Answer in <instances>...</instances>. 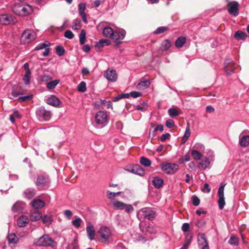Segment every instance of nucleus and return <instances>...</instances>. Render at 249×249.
<instances>
[{"instance_id": "1", "label": "nucleus", "mask_w": 249, "mask_h": 249, "mask_svg": "<svg viewBox=\"0 0 249 249\" xmlns=\"http://www.w3.org/2000/svg\"><path fill=\"white\" fill-rule=\"evenodd\" d=\"M108 116L104 111H98L94 116V126L98 128H102L108 124Z\"/></svg>"}, {"instance_id": "2", "label": "nucleus", "mask_w": 249, "mask_h": 249, "mask_svg": "<svg viewBox=\"0 0 249 249\" xmlns=\"http://www.w3.org/2000/svg\"><path fill=\"white\" fill-rule=\"evenodd\" d=\"M12 11L17 15L25 16L31 14L33 12V9L29 4L22 5L20 4H16L13 6Z\"/></svg>"}, {"instance_id": "3", "label": "nucleus", "mask_w": 249, "mask_h": 249, "mask_svg": "<svg viewBox=\"0 0 249 249\" xmlns=\"http://www.w3.org/2000/svg\"><path fill=\"white\" fill-rule=\"evenodd\" d=\"M137 217L139 220L146 219L153 220L156 216V213L150 208H143L137 212Z\"/></svg>"}, {"instance_id": "4", "label": "nucleus", "mask_w": 249, "mask_h": 249, "mask_svg": "<svg viewBox=\"0 0 249 249\" xmlns=\"http://www.w3.org/2000/svg\"><path fill=\"white\" fill-rule=\"evenodd\" d=\"M53 240L48 235L44 234L34 240V244L38 246L53 247Z\"/></svg>"}, {"instance_id": "5", "label": "nucleus", "mask_w": 249, "mask_h": 249, "mask_svg": "<svg viewBox=\"0 0 249 249\" xmlns=\"http://www.w3.org/2000/svg\"><path fill=\"white\" fill-rule=\"evenodd\" d=\"M36 114L38 119L42 122L48 121L52 117L51 112L46 110L43 107H41L37 109Z\"/></svg>"}, {"instance_id": "6", "label": "nucleus", "mask_w": 249, "mask_h": 249, "mask_svg": "<svg viewBox=\"0 0 249 249\" xmlns=\"http://www.w3.org/2000/svg\"><path fill=\"white\" fill-rule=\"evenodd\" d=\"M36 33L33 30H26L22 34L20 41L24 43H29L36 38Z\"/></svg>"}, {"instance_id": "7", "label": "nucleus", "mask_w": 249, "mask_h": 249, "mask_svg": "<svg viewBox=\"0 0 249 249\" xmlns=\"http://www.w3.org/2000/svg\"><path fill=\"white\" fill-rule=\"evenodd\" d=\"M49 182V177L45 174H41L37 176L35 184L38 189H42L44 186L48 185Z\"/></svg>"}, {"instance_id": "8", "label": "nucleus", "mask_w": 249, "mask_h": 249, "mask_svg": "<svg viewBox=\"0 0 249 249\" xmlns=\"http://www.w3.org/2000/svg\"><path fill=\"white\" fill-rule=\"evenodd\" d=\"M226 184L221 183L218 190V204L220 210H222L225 205V197L224 194V187Z\"/></svg>"}, {"instance_id": "9", "label": "nucleus", "mask_w": 249, "mask_h": 249, "mask_svg": "<svg viewBox=\"0 0 249 249\" xmlns=\"http://www.w3.org/2000/svg\"><path fill=\"white\" fill-rule=\"evenodd\" d=\"M239 4L237 1L229 2L227 4V10L229 14L237 17L239 14Z\"/></svg>"}, {"instance_id": "10", "label": "nucleus", "mask_w": 249, "mask_h": 249, "mask_svg": "<svg viewBox=\"0 0 249 249\" xmlns=\"http://www.w3.org/2000/svg\"><path fill=\"white\" fill-rule=\"evenodd\" d=\"M98 232L102 242L107 243L108 239L111 235L110 229L107 227H102L99 229Z\"/></svg>"}, {"instance_id": "11", "label": "nucleus", "mask_w": 249, "mask_h": 249, "mask_svg": "<svg viewBox=\"0 0 249 249\" xmlns=\"http://www.w3.org/2000/svg\"><path fill=\"white\" fill-rule=\"evenodd\" d=\"M0 22L3 25H9L16 23L17 19L11 15L4 14L0 15Z\"/></svg>"}, {"instance_id": "12", "label": "nucleus", "mask_w": 249, "mask_h": 249, "mask_svg": "<svg viewBox=\"0 0 249 249\" xmlns=\"http://www.w3.org/2000/svg\"><path fill=\"white\" fill-rule=\"evenodd\" d=\"M161 169L167 174H173L178 170V165L176 163H168L163 165Z\"/></svg>"}, {"instance_id": "13", "label": "nucleus", "mask_w": 249, "mask_h": 249, "mask_svg": "<svg viewBox=\"0 0 249 249\" xmlns=\"http://www.w3.org/2000/svg\"><path fill=\"white\" fill-rule=\"evenodd\" d=\"M104 76L111 82H116L117 80L118 75L114 70L108 69L104 73Z\"/></svg>"}, {"instance_id": "14", "label": "nucleus", "mask_w": 249, "mask_h": 249, "mask_svg": "<svg viewBox=\"0 0 249 249\" xmlns=\"http://www.w3.org/2000/svg\"><path fill=\"white\" fill-rule=\"evenodd\" d=\"M125 35V31L124 30H116L114 32L113 36L112 37V39L115 42L121 43V41L124 38Z\"/></svg>"}, {"instance_id": "15", "label": "nucleus", "mask_w": 249, "mask_h": 249, "mask_svg": "<svg viewBox=\"0 0 249 249\" xmlns=\"http://www.w3.org/2000/svg\"><path fill=\"white\" fill-rule=\"evenodd\" d=\"M234 64L231 59H227L224 62L225 71L227 74L230 75L233 72Z\"/></svg>"}, {"instance_id": "16", "label": "nucleus", "mask_w": 249, "mask_h": 249, "mask_svg": "<svg viewBox=\"0 0 249 249\" xmlns=\"http://www.w3.org/2000/svg\"><path fill=\"white\" fill-rule=\"evenodd\" d=\"M46 101L48 105L55 107L59 106L61 104V102L60 100L53 95H51L50 97H48L46 99Z\"/></svg>"}, {"instance_id": "17", "label": "nucleus", "mask_w": 249, "mask_h": 249, "mask_svg": "<svg viewBox=\"0 0 249 249\" xmlns=\"http://www.w3.org/2000/svg\"><path fill=\"white\" fill-rule=\"evenodd\" d=\"M47 42H45L39 44L36 47L35 50L38 51L45 48V51L43 53V55L44 56H47L50 53V48L48 47L50 45V43L48 42L47 44Z\"/></svg>"}, {"instance_id": "18", "label": "nucleus", "mask_w": 249, "mask_h": 249, "mask_svg": "<svg viewBox=\"0 0 249 249\" xmlns=\"http://www.w3.org/2000/svg\"><path fill=\"white\" fill-rule=\"evenodd\" d=\"M25 207V204L22 201H18L16 202L12 208L14 212L21 213Z\"/></svg>"}, {"instance_id": "19", "label": "nucleus", "mask_w": 249, "mask_h": 249, "mask_svg": "<svg viewBox=\"0 0 249 249\" xmlns=\"http://www.w3.org/2000/svg\"><path fill=\"white\" fill-rule=\"evenodd\" d=\"M95 104L101 107H105L107 109L112 108V104L111 101L99 99L95 102Z\"/></svg>"}, {"instance_id": "20", "label": "nucleus", "mask_w": 249, "mask_h": 249, "mask_svg": "<svg viewBox=\"0 0 249 249\" xmlns=\"http://www.w3.org/2000/svg\"><path fill=\"white\" fill-rule=\"evenodd\" d=\"M239 144L242 147H247L249 144V136L244 135L243 132L239 136Z\"/></svg>"}, {"instance_id": "21", "label": "nucleus", "mask_w": 249, "mask_h": 249, "mask_svg": "<svg viewBox=\"0 0 249 249\" xmlns=\"http://www.w3.org/2000/svg\"><path fill=\"white\" fill-rule=\"evenodd\" d=\"M197 242L199 246L202 247L208 244V241L205 234L199 233L197 237Z\"/></svg>"}, {"instance_id": "22", "label": "nucleus", "mask_w": 249, "mask_h": 249, "mask_svg": "<svg viewBox=\"0 0 249 249\" xmlns=\"http://www.w3.org/2000/svg\"><path fill=\"white\" fill-rule=\"evenodd\" d=\"M29 222V219L27 216L21 215L17 220V224L19 227H24Z\"/></svg>"}, {"instance_id": "23", "label": "nucleus", "mask_w": 249, "mask_h": 249, "mask_svg": "<svg viewBox=\"0 0 249 249\" xmlns=\"http://www.w3.org/2000/svg\"><path fill=\"white\" fill-rule=\"evenodd\" d=\"M87 235L90 240H93L95 236V230L94 226L91 223L86 228Z\"/></svg>"}, {"instance_id": "24", "label": "nucleus", "mask_w": 249, "mask_h": 249, "mask_svg": "<svg viewBox=\"0 0 249 249\" xmlns=\"http://www.w3.org/2000/svg\"><path fill=\"white\" fill-rule=\"evenodd\" d=\"M129 171L132 173L140 176H142L145 173L144 170L139 165L133 166Z\"/></svg>"}, {"instance_id": "25", "label": "nucleus", "mask_w": 249, "mask_h": 249, "mask_svg": "<svg viewBox=\"0 0 249 249\" xmlns=\"http://www.w3.org/2000/svg\"><path fill=\"white\" fill-rule=\"evenodd\" d=\"M36 195V190L33 188H28L23 193V195L25 198L30 199L34 197Z\"/></svg>"}, {"instance_id": "26", "label": "nucleus", "mask_w": 249, "mask_h": 249, "mask_svg": "<svg viewBox=\"0 0 249 249\" xmlns=\"http://www.w3.org/2000/svg\"><path fill=\"white\" fill-rule=\"evenodd\" d=\"M30 218L32 221H36L42 218V215L38 210H35L31 213Z\"/></svg>"}, {"instance_id": "27", "label": "nucleus", "mask_w": 249, "mask_h": 249, "mask_svg": "<svg viewBox=\"0 0 249 249\" xmlns=\"http://www.w3.org/2000/svg\"><path fill=\"white\" fill-rule=\"evenodd\" d=\"M152 182L156 188L159 189L163 186L164 181L162 178L158 177H155L154 178Z\"/></svg>"}, {"instance_id": "28", "label": "nucleus", "mask_w": 249, "mask_h": 249, "mask_svg": "<svg viewBox=\"0 0 249 249\" xmlns=\"http://www.w3.org/2000/svg\"><path fill=\"white\" fill-rule=\"evenodd\" d=\"M210 162V157L205 158L198 163V166L199 168H200L203 170H205L209 167Z\"/></svg>"}, {"instance_id": "29", "label": "nucleus", "mask_w": 249, "mask_h": 249, "mask_svg": "<svg viewBox=\"0 0 249 249\" xmlns=\"http://www.w3.org/2000/svg\"><path fill=\"white\" fill-rule=\"evenodd\" d=\"M114 32L113 29L108 26L105 27L103 29V34L104 36L107 37H109L112 38V37L113 36Z\"/></svg>"}, {"instance_id": "30", "label": "nucleus", "mask_w": 249, "mask_h": 249, "mask_svg": "<svg viewBox=\"0 0 249 249\" xmlns=\"http://www.w3.org/2000/svg\"><path fill=\"white\" fill-rule=\"evenodd\" d=\"M150 85V81L148 80H145L140 82L137 86V88L139 89L143 90L148 88Z\"/></svg>"}, {"instance_id": "31", "label": "nucleus", "mask_w": 249, "mask_h": 249, "mask_svg": "<svg viewBox=\"0 0 249 249\" xmlns=\"http://www.w3.org/2000/svg\"><path fill=\"white\" fill-rule=\"evenodd\" d=\"M44 205V201L39 199H35L32 202L33 207L36 209L42 208Z\"/></svg>"}, {"instance_id": "32", "label": "nucleus", "mask_w": 249, "mask_h": 249, "mask_svg": "<svg viewBox=\"0 0 249 249\" xmlns=\"http://www.w3.org/2000/svg\"><path fill=\"white\" fill-rule=\"evenodd\" d=\"M234 36L237 39L245 40L247 35L246 33L242 31H237L235 32Z\"/></svg>"}, {"instance_id": "33", "label": "nucleus", "mask_w": 249, "mask_h": 249, "mask_svg": "<svg viewBox=\"0 0 249 249\" xmlns=\"http://www.w3.org/2000/svg\"><path fill=\"white\" fill-rule=\"evenodd\" d=\"M112 205L115 209L122 210L124 209L125 203L121 201L115 200L112 202Z\"/></svg>"}, {"instance_id": "34", "label": "nucleus", "mask_w": 249, "mask_h": 249, "mask_svg": "<svg viewBox=\"0 0 249 249\" xmlns=\"http://www.w3.org/2000/svg\"><path fill=\"white\" fill-rule=\"evenodd\" d=\"M190 134H191V131H190V124H189V123H188L187 124V126L186 127L184 135L182 138L183 143H184L187 141V140L189 138Z\"/></svg>"}, {"instance_id": "35", "label": "nucleus", "mask_w": 249, "mask_h": 249, "mask_svg": "<svg viewBox=\"0 0 249 249\" xmlns=\"http://www.w3.org/2000/svg\"><path fill=\"white\" fill-rule=\"evenodd\" d=\"M110 41L109 40L107 39H101L96 43L95 47L97 48H102L104 44L108 46L110 44Z\"/></svg>"}, {"instance_id": "36", "label": "nucleus", "mask_w": 249, "mask_h": 249, "mask_svg": "<svg viewBox=\"0 0 249 249\" xmlns=\"http://www.w3.org/2000/svg\"><path fill=\"white\" fill-rule=\"evenodd\" d=\"M185 42L186 38L185 37H179L176 41V46L178 48H180L183 46Z\"/></svg>"}, {"instance_id": "37", "label": "nucleus", "mask_w": 249, "mask_h": 249, "mask_svg": "<svg viewBox=\"0 0 249 249\" xmlns=\"http://www.w3.org/2000/svg\"><path fill=\"white\" fill-rule=\"evenodd\" d=\"M191 155L195 160H200L202 157V155L200 152H199L197 150H193L191 152Z\"/></svg>"}, {"instance_id": "38", "label": "nucleus", "mask_w": 249, "mask_h": 249, "mask_svg": "<svg viewBox=\"0 0 249 249\" xmlns=\"http://www.w3.org/2000/svg\"><path fill=\"white\" fill-rule=\"evenodd\" d=\"M171 43L169 40H165L161 44V49L163 51L168 50L171 47Z\"/></svg>"}, {"instance_id": "39", "label": "nucleus", "mask_w": 249, "mask_h": 249, "mask_svg": "<svg viewBox=\"0 0 249 249\" xmlns=\"http://www.w3.org/2000/svg\"><path fill=\"white\" fill-rule=\"evenodd\" d=\"M7 238L9 244H15L17 243L18 238L15 233L9 234Z\"/></svg>"}, {"instance_id": "40", "label": "nucleus", "mask_w": 249, "mask_h": 249, "mask_svg": "<svg viewBox=\"0 0 249 249\" xmlns=\"http://www.w3.org/2000/svg\"><path fill=\"white\" fill-rule=\"evenodd\" d=\"M11 94L13 97H17L19 95L22 94V93L18 87L14 86L12 89Z\"/></svg>"}, {"instance_id": "41", "label": "nucleus", "mask_w": 249, "mask_h": 249, "mask_svg": "<svg viewBox=\"0 0 249 249\" xmlns=\"http://www.w3.org/2000/svg\"><path fill=\"white\" fill-rule=\"evenodd\" d=\"M129 97V93H123L119 94L112 99V101L117 102L123 98H128Z\"/></svg>"}, {"instance_id": "42", "label": "nucleus", "mask_w": 249, "mask_h": 249, "mask_svg": "<svg viewBox=\"0 0 249 249\" xmlns=\"http://www.w3.org/2000/svg\"><path fill=\"white\" fill-rule=\"evenodd\" d=\"M59 83V80H55L49 82L47 84V88L49 89H53L55 88L56 85Z\"/></svg>"}, {"instance_id": "43", "label": "nucleus", "mask_w": 249, "mask_h": 249, "mask_svg": "<svg viewBox=\"0 0 249 249\" xmlns=\"http://www.w3.org/2000/svg\"><path fill=\"white\" fill-rule=\"evenodd\" d=\"M140 162L142 165L146 167H149L151 164V161H150V160L144 157H142V158H141Z\"/></svg>"}, {"instance_id": "44", "label": "nucleus", "mask_w": 249, "mask_h": 249, "mask_svg": "<svg viewBox=\"0 0 249 249\" xmlns=\"http://www.w3.org/2000/svg\"><path fill=\"white\" fill-rule=\"evenodd\" d=\"M228 242L231 245L237 246L239 244V240L237 237L235 236H231Z\"/></svg>"}, {"instance_id": "45", "label": "nucleus", "mask_w": 249, "mask_h": 249, "mask_svg": "<svg viewBox=\"0 0 249 249\" xmlns=\"http://www.w3.org/2000/svg\"><path fill=\"white\" fill-rule=\"evenodd\" d=\"M81 26V20L79 19H75L73 20L71 26L73 30H78Z\"/></svg>"}, {"instance_id": "46", "label": "nucleus", "mask_w": 249, "mask_h": 249, "mask_svg": "<svg viewBox=\"0 0 249 249\" xmlns=\"http://www.w3.org/2000/svg\"><path fill=\"white\" fill-rule=\"evenodd\" d=\"M121 194V192H118L116 193L112 192L109 191H106V195L108 199H112L117 196H118Z\"/></svg>"}, {"instance_id": "47", "label": "nucleus", "mask_w": 249, "mask_h": 249, "mask_svg": "<svg viewBox=\"0 0 249 249\" xmlns=\"http://www.w3.org/2000/svg\"><path fill=\"white\" fill-rule=\"evenodd\" d=\"M86 40V32L84 30H82L79 35V42L81 44H84Z\"/></svg>"}, {"instance_id": "48", "label": "nucleus", "mask_w": 249, "mask_h": 249, "mask_svg": "<svg viewBox=\"0 0 249 249\" xmlns=\"http://www.w3.org/2000/svg\"><path fill=\"white\" fill-rule=\"evenodd\" d=\"M56 53L59 56H62L65 53V49L62 46L58 45L55 47Z\"/></svg>"}, {"instance_id": "49", "label": "nucleus", "mask_w": 249, "mask_h": 249, "mask_svg": "<svg viewBox=\"0 0 249 249\" xmlns=\"http://www.w3.org/2000/svg\"><path fill=\"white\" fill-rule=\"evenodd\" d=\"M168 112L169 115L171 117H176L179 115L178 111L177 109L173 108H170L168 109Z\"/></svg>"}, {"instance_id": "50", "label": "nucleus", "mask_w": 249, "mask_h": 249, "mask_svg": "<svg viewBox=\"0 0 249 249\" xmlns=\"http://www.w3.org/2000/svg\"><path fill=\"white\" fill-rule=\"evenodd\" d=\"M77 89L79 91L84 92L86 90V84L84 81L81 82L77 87Z\"/></svg>"}, {"instance_id": "51", "label": "nucleus", "mask_w": 249, "mask_h": 249, "mask_svg": "<svg viewBox=\"0 0 249 249\" xmlns=\"http://www.w3.org/2000/svg\"><path fill=\"white\" fill-rule=\"evenodd\" d=\"M168 30V28L164 26H161L158 27L155 31V34H160L164 33L165 31Z\"/></svg>"}, {"instance_id": "52", "label": "nucleus", "mask_w": 249, "mask_h": 249, "mask_svg": "<svg viewBox=\"0 0 249 249\" xmlns=\"http://www.w3.org/2000/svg\"><path fill=\"white\" fill-rule=\"evenodd\" d=\"M42 220L43 223L50 224L52 221V217L45 215L43 217L42 216Z\"/></svg>"}, {"instance_id": "53", "label": "nucleus", "mask_w": 249, "mask_h": 249, "mask_svg": "<svg viewBox=\"0 0 249 249\" xmlns=\"http://www.w3.org/2000/svg\"><path fill=\"white\" fill-rule=\"evenodd\" d=\"M31 73L25 72L23 77V80L26 85H29L30 83Z\"/></svg>"}, {"instance_id": "54", "label": "nucleus", "mask_w": 249, "mask_h": 249, "mask_svg": "<svg viewBox=\"0 0 249 249\" xmlns=\"http://www.w3.org/2000/svg\"><path fill=\"white\" fill-rule=\"evenodd\" d=\"M33 98L32 95H26L24 96H20L18 97V100L20 101V102H24L27 101H30Z\"/></svg>"}, {"instance_id": "55", "label": "nucleus", "mask_w": 249, "mask_h": 249, "mask_svg": "<svg viewBox=\"0 0 249 249\" xmlns=\"http://www.w3.org/2000/svg\"><path fill=\"white\" fill-rule=\"evenodd\" d=\"M86 9V4L85 3L81 2L78 4L79 14L84 13Z\"/></svg>"}, {"instance_id": "56", "label": "nucleus", "mask_w": 249, "mask_h": 249, "mask_svg": "<svg viewBox=\"0 0 249 249\" xmlns=\"http://www.w3.org/2000/svg\"><path fill=\"white\" fill-rule=\"evenodd\" d=\"M81 221V219L78 217L76 218L75 220H73L72 221V224L74 227L76 228H79L80 227Z\"/></svg>"}, {"instance_id": "57", "label": "nucleus", "mask_w": 249, "mask_h": 249, "mask_svg": "<svg viewBox=\"0 0 249 249\" xmlns=\"http://www.w3.org/2000/svg\"><path fill=\"white\" fill-rule=\"evenodd\" d=\"M192 239V235L191 233H188L185 236V244L184 245H187V247L190 244Z\"/></svg>"}, {"instance_id": "58", "label": "nucleus", "mask_w": 249, "mask_h": 249, "mask_svg": "<svg viewBox=\"0 0 249 249\" xmlns=\"http://www.w3.org/2000/svg\"><path fill=\"white\" fill-rule=\"evenodd\" d=\"M192 203L194 206H197L199 205L200 203V199L197 196H193L192 197Z\"/></svg>"}, {"instance_id": "59", "label": "nucleus", "mask_w": 249, "mask_h": 249, "mask_svg": "<svg viewBox=\"0 0 249 249\" xmlns=\"http://www.w3.org/2000/svg\"><path fill=\"white\" fill-rule=\"evenodd\" d=\"M64 36L69 39H72L74 37V34L71 30H67L64 33Z\"/></svg>"}, {"instance_id": "60", "label": "nucleus", "mask_w": 249, "mask_h": 249, "mask_svg": "<svg viewBox=\"0 0 249 249\" xmlns=\"http://www.w3.org/2000/svg\"><path fill=\"white\" fill-rule=\"evenodd\" d=\"M174 124V121L171 119H168L166 121V126L169 128L173 127Z\"/></svg>"}, {"instance_id": "61", "label": "nucleus", "mask_w": 249, "mask_h": 249, "mask_svg": "<svg viewBox=\"0 0 249 249\" xmlns=\"http://www.w3.org/2000/svg\"><path fill=\"white\" fill-rule=\"evenodd\" d=\"M189 228L190 225L188 223H183L181 227V230L184 232H187L189 231Z\"/></svg>"}, {"instance_id": "62", "label": "nucleus", "mask_w": 249, "mask_h": 249, "mask_svg": "<svg viewBox=\"0 0 249 249\" xmlns=\"http://www.w3.org/2000/svg\"><path fill=\"white\" fill-rule=\"evenodd\" d=\"M124 209L126 212L129 213L130 212H132L133 211L134 209L133 207L132 206V205L130 204H125V206L124 207Z\"/></svg>"}, {"instance_id": "63", "label": "nucleus", "mask_w": 249, "mask_h": 249, "mask_svg": "<svg viewBox=\"0 0 249 249\" xmlns=\"http://www.w3.org/2000/svg\"><path fill=\"white\" fill-rule=\"evenodd\" d=\"M170 137V135L168 133H166L161 135L160 138V140L162 142H165L167 139H169Z\"/></svg>"}, {"instance_id": "64", "label": "nucleus", "mask_w": 249, "mask_h": 249, "mask_svg": "<svg viewBox=\"0 0 249 249\" xmlns=\"http://www.w3.org/2000/svg\"><path fill=\"white\" fill-rule=\"evenodd\" d=\"M64 215L68 219H70L71 218L72 213L69 210H66L64 212Z\"/></svg>"}]
</instances>
